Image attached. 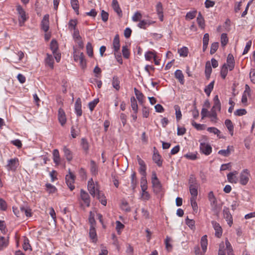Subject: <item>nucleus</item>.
Returning <instances> with one entry per match:
<instances>
[{
	"instance_id": "1",
	"label": "nucleus",
	"mask_w": 255,
	"mask_h": 255,
	"mask_svg": "<svg viewBox=\"0 0 255 255\" xmlns=\"http://www.w3.org/2000/svg\"><path fill=\"white\" fill-rule=\"evenodd\" d=\"M151 182L154 192L156 194L159 193L161 191L162 186L155 172L152 173Z\"/></svg>"
},
{
	"instance_id": "29",
	"label": "nucleus",
	"mask_w": 255,
	"mask_h": 255,
	"mask_svg": "<svg viewBox=\"0 0 255 255\" xmlns=\"http://www.w3.org/2000/svg\"><path fill=\"white\" fill-rule=\"evenodd\" d=\"M208 245L207 236H203L201 239V246L202 250L205 253L207 250V247Z\"/></svg>"
},
{
	"instance_id": "39",
	"label": "nucleus",
	"mask_w": 255,
	"mask_h": 255,
	"mask_svg": "<svg viewBox=\"0 0 255 255\" xmlns=\"http://www.w3.org/2000/svg\"><path fill=\"white\" fill-rule=\"evenodd\" d=\"M63 151L67 160L69 161H71L73 158L71 150L66 147H64L63 148Z\"/></svg>"
},
{
	"instance_id": "40",
	"label": "nucleus",
	"mask_w": 255,
	"mask_h": 255,
	"mask_svg": "<svg viewBox=\"0 0 255 255\" xmlns=\"http://www.w3.org/2000/svg\"><path fill=\"white\" fill-rule=\"evenodd\" d=\"M8 244V240L3 237H0V250L6 248Z\"/></svg>"
},
{
	"instance_id": "4",
	"label": "nucleus",
	"mask_w": 255,
	"mask_h": 255,
	"mask_svg": "<svg viewBox=\"0 0 255 255\" xmlns=\"http://www.w3.org/2000/svg\"><path fill=\"white\" fill-rule=\"evenodd\" d=\"M136 158H137V160L138 161V163L140 166L139 168V173L142 175V176H146V164H145L144 161L140 158L139 155H137Z\"/></svg>"
},
{
	"instance_id": "48",
	"label": "nucleus",
	"mask_w": 255,
	"mask_h": 255,
	"mask_svg": "<svg viewBox=\"0 0 255 255\" xmlns=\"http://www.w3.org/2000/svg\"><path fill=\"white\" fill-rule=\"evenodd\" d=\"M131 187H132V190H134V189L135 188L136 185L137 184V179H136V173L135 172H133L132 173V174L131 175Z\"/></svg>"
},
{
	"instance_id": "58",
	"label": "nucleus",
	"mask_w": 255,
	"mask_h": 255,
	"mask_svg": "<svg viewBox=\"0 0 255 255\" xmlns=\"http://www.w3.org/2000/svg\"><path fill=\"white\" fill-rule=\"evenodd\" d=\"M171 241V239L167 236L165 240V244L166 246V248L168 251L171 250L172 249V245L169 243V242Z\"/></svg>"
},
{
	"instance_id": "8",
	"label": "nucleus",
	"mask_w": 255,
	"mask_h": 255,
	"mask_svg": "<svg viewBox=\"0 0 255 255\" xmlns=\"http://www.w3.org/2000/svg\"><path fill=\"white\" fill-rule=\"evenodd\" d=\"M208 197L213 210H216L217 207V201L213 191H210L208 193Z\"/></svg>"
},
{
	"instance_id": "56",
	"label": "nucleus",
	"mask_w": 255,
	"mask_h": 255,
	"mask_svg": "<svg viewBox=\"0 0 255 255\" xmlns=\"http://www.w3.org/2000/svg\"><path fill=\"white\" fill-rule=\"evenodd\" d=\"M89 221L91 224V227H94V225L96 224V221L94 218V214L92 211L90 212Z\"/></svg>"
},
{
	"instance_id": "30",
	"label": "nucleus",
	"mask_w": 255,
	"mask_h": 255,
	"mask_svg": "<svg viewBox=\"0 0 255 255\" xmlns=\"http://www.w3.org/2000/svg\"><path fill=\"white\" fill-rule=\"evenodd\" d=\"M225 124L229 130L231 135H233L234 126L232 121L229 119H227L225 122Z\"/></svg>"
},
{
	"instance_id": "57",
	"label": "nucleus",
	"mask_w": 255,
	"mask_h": 255,
	"mask_svg": "<svg viewBox=\"0 0 255 255\" xmlns=\"http://www.w3.org/2000/svg\"><path fill=\"white\" fill-rule=\"evenodd\" d=\"M229 146L228 147L227 149L220 150L218 151V154H221L225 157H227L230 154V150L229 149Z\"/></svg>"
},
{
	"instance_id": "19",
	"label": "nucleus",
	"mask_w": 255,
	"mask_h": 255,
	"mask_svg": "<svg viewBox=\"0 0 255 255\" xmlns=\"http://www.w3.org/2000/svg\"><path fill=\"white\" fill-rule=\"evenodd\" d=\"M16 10L19 15L20 18L22 19V22L24 23L27 19L25 11L20 5L16 6Z\"/></svg>"
},
{
	"instance_id": "22",
	"label": "nucleus",
	"mask_w": 255,
	"mask_h": 255,
	"mask_svg": "<svg viewBox=\"0 0 255 255\" xmlns=\"http://www.w3.org/2000/svg\"><path fill=\"white\" fill-rule=\"evenodd\" d=\"M198 185H189V191L192 196L191 198H197L198 195Z\"/></svg>"
},
{
	"instance_id": "60",
	"label": "nucleus",
	"mask_w": 255,
	"mask_h": 255,
	"mask_svg": "<svg viewBox=\"0 0 255 255\" xmlns=\"http://www.w3.org/2000/svg\"><path fill=\"white\" fill-rule=\"evenodd\" d=\"M98 102L99 99H96L89 103V108L91 111H92L94 110V109L96 107V105L98 103Z\"/></svg>"
},
{
	"instance_id": "42",
	"label": "nucleus",
	"mask_w": 255,
	"mask_h": 255,
	"mask_svg": "<svg viewBox=\"0 0 255 255\" xmlns=\"http://www.w3.org/2000/svg\"><path fill=\"white\" fill-rule=\"evenodd\" d=\"M45 186L46 188V191L48 192L49 194L54 193L57 190L56 188L54 186L52 185L50 183H46Z\"/></svg>"
},
{
	"instance_id": "16",
	"label": "nucleus",
	"mask_w": 255,
	"mask_h": 255,
	"mask_svg": "<svg viewBox=\"0 0 255 255\" xmlns=\"http://www.w3.org/2000/svg\"><path fill=\"white\" fill-rule=\"evenodd\" d=\"M112 6L114 10L120 17L122 16V11L119 6L118 1L117 0H113Z\"/></svg>"
},
{
	"instance_id": "6",
	"label": "nucleus",
	"mask_w": 255,
	"mask_h": 255,
	"mask_svg": "<svg viewBox=\"0 0 255 255\" xmlns=\"http://www.w3.org/2000/svg\"><path fill=\"white\" fill-rule=\"evenodd\" d=\"M223 212L224 218L226 219L230 227H231L233 224V218L230 213L229 209L228 208L225 207Z\"/></svg>"
},
{
	"instance_id": "18",
	"label": "nucleus",
	"mask_w": 255,
	"mask_h": 255,
	"mask_svg": "<svg viewBox=\"0 0 255 255\" xmlns=\"http://www.w3.org/2000/svg\"><path fill=\"white\" fill-rule=\"evenodd\" d=\"M227 67L228 66L229 70L232 71L235 67L234 58L232 54H229L227 59Z\"/></svg>"
},
{
	"instance_id": "51",
	"label": "nucleus",
	"mask_w": 255,
	"mask_h": 255,
	"mask_svg": "<svg viewBox=\"0 0 255 255\" xmlns=\"http://www.w3.org/2000/svg\"><path fill=\"white\" fill-rule=\"evenodd\" d=\"M81 145L82 146V148L86 152H87L89 150V143L87 141V140L85 138H83L81 139Z\"/></svg>"
},
{
	"instance_id": "50",
	"label": "nucleus",
	"mask_w": 255,
	"mask_h": 255,
	"mask_svg": "<svg viewBox=\"0 0 255 255\" xmlns=\"http://www.w3.org/2000/svg\"><path fill=\"white\" fill-rule=\"evenodd\" d=\"M178 53L180 56L187 57L188 53V49L186 47H183L182 48L178 49Z\"/></svg>"
},
{
	"instance_id": "49",
	"label": "nucleus",
	"mask_w": 255,
	"mask_h": 255,
	"mask_svg": "<svg viewBox=\"0 0 255 255\" xmlns=\"http://www.w3.org/2000/svg\"><path fill=\"white\" fill-rule=\"evenodd\" d=\"M122 53L125 58L128 59L129 58L130 53L128 48L127 45H125L122 47Z\"/></svg>"
},
{
	"instance_id": "32",
	"label": "nucleus",
	"mask_w": 255,
	"mask_h": 255,
	"mask_svg": "<svg viewBox=\"0 0 255 255\" xmlns=\"http://www.w3.org/2000/svg\"><path fill=\"white\" fill-rule=\"evenodd\" d=\"M73 57L75 61H79L82 57L84 56V54L82 52H77L76 49L73 47Z\"/></svg>"
},
{
	"instance_id": "28",
	"label": "nucleus",
	"mask_w": 255,
	"mask_h": 255,
	"mask_svg": "<svg viewBox=\"0 0 255 255\" xmlns=\"http://www.w3.org/2000/svg\"><path fill=\"white\" fill-rule=\"evenodd\" d=\"M214 106L212 109L217 110L219 111L221 110V103L219 99L218 96L216 95L214 98Z\"/></svg>"
},
{
	"instance_id": "11",
	"label": "nucleus",
	"mask_w": 255,
	"mask_h": 255,
	"mask_svg": "<svg viewBox=\"0 0 255 255\" xmlns=\"http://www.w3.org/2000/svg\"><path fill=\"white\" fill-rule=\"evenodd\" d=\"M58 120L62 126H63L67 121L65 112L62 108L58 110Z\"/></svg>"
},
{
	"instance_id": "38",
	"label": "nucleus",
	"mask_w": 255,
	"mask_h": 255,
	"mask_svg": "<svg viewBox=\"0 0 255 255\" xmlns=\"http://www.w3.org/2000/svg\"><path fill=\"white\" fill-rule=\"evenodd\" d=\"M91 172L93 175H96L98 173V167L96 164V162L94 160H91Z\"/></svg>"
},
{
	"instance_id": "34",
	"label": "nucleus",
	"mask_w": 255,
	"mask_h": 255,
	"mask_svg": "<svg viewBox=\"0 0 255 255\" xmlns=\"http://www.w3.org/2000/svg\"><path fill=\"white\" fill-rule=\"evenodd\" d=\"M131 107L132 110L134 111L135 114H136L138 112V106L137 102L135 98L134 97H131L130 98Z\"/></svg>"
},
{
	"instance_id": "24",
	"label": "nucleus",
	"mask_w": 255,
	"mask_h": 255,
	"mask_svg": "<svg viewBox=\"0 0 255 255\" xmlns=\"http://www.w3.org/2000/svg\"><path fill=\"white\" fill-rule=\"evenodd\" d=\"M212 67L211 66V64H210V61H208L206 62V63L205 70V76H206L207 79L208 80L209 79L211 74L212 73Z\"/></svg>"
},
{
	"instance_id": "31",
	"label": "nucleus",
	"mask_w": 255,
	"mask_h": 255,
	"mask_svg": "<svg viewBox=\"0 0 255 255\" xmlns=\"http://www.w3.org/2000/svg\"><path fill=\"white\" fill-rule=\"evenodd\" d=\"M120 83L119 78L117 76H114L113 78L112 85L117 91H119L120 89Z\"/></svg>"
},
{
	"instance_id": "10",
	"label": "nucleus",
	"mask_w": 255,
	"mask_h": 255,
	"mask_svg": "<svg viewBox=\"0 0 255 255\" xmlns=\"http://www.w3.org/2000/svg\"><path fill=\"white\" fill-rule=\"evenodd\" d=\"M212 224L215 230V236L217 238H220L222 235V229L220 224L214 221H212Z\"/></svg>"
},
{
	"instance_id": "46",
	"label": "nucleus",
	"mask_w": 255,
	"mask_h": 255,
	"mask_svg": "<svg viewBox=\"0 0 255 255\" xmlns=\"http://www.w3.org/2000/svg\"><path fill=\"white\" fill-rule=\"evenodd\" d=\"M221 76L223 79H225L228 74V67L226 64H224L221 69Z\"/></svg>"
},
{
	"instance_id": "36",
	"label": "nucleus",
	"mask_w": 255,
	"mask_h": 255,
	"mask_svg": "<svg viewBox=\"0 0 255 255\" xmlns=\"http://www.w3.org/2000/svg\"><path fill=\"white\" fill-rule=\"evenodd\" d=\"M71 4L72 8L76 12L77 14H79V1L78 0H71Z\"/></svg>"
},
{
	"instance_id": "41",
	"label": "nucleus",
	"mask_w": 255,
	"mask_h": 255,
	"mask_svg": "<svg viewBox=\"0 0 255 255\" xmlns=\"http://www.w3.org/2000/svg\"><path fill=\"white\" fill-rule=\"evenodd\" d=\"M140 186L142 192H144L147 189L146 176H142L140 180Z\"/></svg>"
},
{
	"instance_id": "2",
	"label": "nucleus",
	"mask_w": 255,
	"mask_h": 255,
	"mask_svg": "<svg viewBox=\"0 0 255 255\" xmlns=\"http://www.w3.org/2000/svg\"><path fill=\"white\" fill-rule=\"evenodd\" d=\"M19 165V161L17 158H12L7 161L6 167L8 171H15Z\"/></svg>"
},
{
	"instance_id": "5",
	"label": "nucleus",
	"mask_w": 255,
	"mask_h": 255,
	"mask_svg": "<svg viewBox=\"0 0 255 255\" xmlns=\"http://www.w3.org/2000/svg\"><path fill=\"white\" fill-rule=\"evenodd\" d=\"M200 149L202 153L206 155H208L212 152V148L210 144L201 142Z\"/></svg>"
},
{
	"instance_id": "47",
	"label": "nucleus",
	"mask_w": 255,
	"mask_h": 255,
	"mask_svg": "<svg viewBox=\"0 0 255 255\" xmlns=\"http://www.w3.org/2000/svg\"><path fill=\"white\" fill-rule=\"evenodd\" d=\"M87 53L89 57L93 56V49L92 44L90 42H88L86 45Z\"/></svg>"
},
{
	"instance_id": "17",
	"label": "nucleus",
	"mask_w": 255,
	"mask_h": 255,
	"mask_svg": "<svg viewBox=\"0 0 255 255\" xmlns=\"http://www.w3.org/2000/svg\"><path fill=\"white\" fill-rule=\"evenodd\" d=\"M88 189L91 195L95 197L96 191H97L98 190L95 189V185L92 179H91V180L88 181Z\"/></svg>"
},
{
	"instance_id": "3",
	"label": "nucleus",
	"mask_w": 255,
	"mask_h": 255,
	"mask_svg": "<svg viewBox=\"0 0 255 255\" xmlns=\"http://www.w3.org/2000/svg\"><path fill=\"white\" fill-rule=\"evenodd\" d=\"M69 175L66 176L65 180L67 186L70 190L72 191L75 188L73 184L75 181V176L71 172L70 169H69Z\"/></svg>"
},
{
	"instance_id": "43",
	"label": "nucleus",
	"mask_w": 255,
	"mask_h": 255,
	"mask_svg": "<svg viewBox=\"0 0 255 255\" xmlns=\"http://www.w3.org/2000/svg\"><path fill=\"white\" fill-rule=\"evenodd\" d=\"M186 224L192 230H194L195 229V222L194 220L192 219H189L188 217L185 219Z\"/></svg>"
},
{
	"instance_id": "20",
	"label": "nucleus",
	"mask_w": 255,
	"mask_h": 255,
	"mask_svg": "<svg viewBox=\"0 0 255 255\" xmlns=\"http://www.w3.org/2000/svg\"><path fill=\"white\" fill-rule=\"evenodd\" d=\"M113 48L115 52H118L120 48V38L118 34L116 35L113 40Z\"/></svg>"
},
{
	"instance_id": "12",
	"label": "nucleus",
	"mask_w": 255,
	"mask_h": 255,
	"mask_svg": "<svg viewBox=\"0 0 255 255\" xmlns=\"http://www.w3.org/2000/svg\"><path fill=\"white\" fill-rule=\"evenodd\" d=\"M80 196L82 200L86 204V206L89 207L90 204V199L88 193L85 191L83 189H81Z\"/></svg>"
},
{
	"instance_id": "59",
	"label": "nucleus",
	"mask_w": 255,
	"mask_h": 255,
	"mask_svg": "<svg viewBox=\"0 0 255 255\" xmlns=\"http://www.w3.org/2000/svg\"><path fill=\"white\" fill-rule=\"evenodd\" d=\"M196 198H191L190 201L193 211H197L198 210L197 203L196 201Z\"/></svg>"
},
{
	"instance_id": "37",
	"label": "nucleus",
	"mask_w": 255,
	"mask_h": 255,
	"mask_svg": "<svg viewBox=\"0 0 255 255\" xmlns=\"http://www.w3.org/2000/svg\"><path fill=\"white\" fill-rule=\"evenodd\" d=\"M50 49L53 53H56L58 49V45L57 41L55 39H52L50 42Z\"/></svg>"
},
{
	"instance_id": "26",
	"label": "nucleus",
	"mask_w": 255,
	"mask_h": 255,
	"mask_svg": "<svg viewBox=\"0 0 255 255\" xmlns=\"http://www.w3.org/2000/svg\"><path fill=\"white\" fill-rule=\"evenodd\" d=\"M134 92L139 103L142 104L143 103V99L144 97L143 94L139 90H138L136 88H134Z\"/></svg>"
},
{
	"instance_id": "13",
	"label": "nucleus",
	"mask_w": 255,
	"mask_h": 255,
	"mask_svg": "<svg viewBox=\"0 0 255 255\" xmlns=\"http://www.w3.org/2000/svg\"><path fill=\"white\" fill-rule=\"evenodd\" d=\"M81 101L80 98H78L75 103V110L78 117H80L82 115V111L81 109Z\"/></svg>"
},
{
	"instance_id": "27",
	"label": "nucleus",
	"mask_w": 255,
	"mask_h": 255,
	"mask_svg": "<svg viewBox=\"0 0 255 255\" xmlns=\"http://www.w3.org/2000/svg\"><path fill=\"white\" fill-rule=\"evenodd\" d=\"M53 161L56 165H59L60 162V158L59 151L57 149H55L53 151Z\"/></svg>"
},
{
	"instance_id": "33",
	"label": "nucleus",
	"mask_w": 255,
	"mask_h": 255,
	"mask_svg": "<svg viewBox=\"0 0 255 255\" xmlns=\"http://www.w3.org/2000/svg\"><path fill=\"white\" fill-rule=\"evenodd\" d=\"M45 62L51 69L54 67V59L52 55L47 54V57L45 59Z\"/></svg>"
},
{
	"instance_id": "23",
	"label": "nucleus",
	"mask_w": 255,
	"mask_h": 255,
	"mask_svg": "<svg viewBox=\"0 0 255 255\" xmlns=\"http://www.w3.org/2000/svg\"><path fill=\"white\" fill-rule=\"evenodd\" d=\"M89 236L93 243H96L97 241V236L96 229L94 227H91L89 231Z\"/></svg>"
},
{
	"instance_id": "64",
	"label": "nucleus",
	"mask_w": 255,
	"mask_h": 255,
	"mask_svg": "<svg viewBox=\"0 0 255 255\" xmlns=\"http://www.w3.org/2000/svg\"><path fill=\"white\" fill-rule=\"evenodd\" d=\"M250 77L251 78V81L255 84V69H253L251 70L250 73Z\"/></svg>"
},
{
	"instance_id": "54",
	"label": "nucleus",
	"mask_w": 255,
	"mask_h": 255,
	"mask_svg": "<svg viewBox=\"0 0 255 255\" xmlns=\"http://www.w3.org/2000/svg\"><path fill=\"white\" fill-rule=\"evenodd\" d=\"M77 23V20L76 19H71L68 23L69 29L70 30L76 29Z\"/></svg>"
},
{
	"instance_id": "25",
	"label": "nucleus",
	"mask_w": 255,
	"mask_h": 255,
	"mask_svg": "<svg viewBox=\"0 0 255 255\" xmlns=\"http://www.w3.org/2000/svg\"><path fill=\"white\" fill-rule=\"evenodd\" d=\"M97 198L99 199L101 204L104 206H106L107 204V200L103 193L100 192L99 190H97Z\"/></svg>"
},
{
	"instance_id": "62",
	"label": "nucleus",
	"mask_w": 255,
	"mask_h": 255,
	"mask_svg": "<svg viewBox=\"0 0 255 255\" xmlns=\"http://www.w3.org/2000/svg\"><path fill=\"white\" fill-rule=\"evenodd\" d=\"M101 17L104 22L107 21L109 18V13L105 10H102L101 11Z\"/></svg>"
},
{
	"instance_id": "35",
	"label": "nucleus",
	"mask_w": 255,
	"mask_h": 255,
	"mask_svg": "<svg viewBox=\"0 0 255 255\" xmlns=\"http://www.w3.org/2000/svg\"><path fill=\"white\" fill-rule=\"evenodd\" d=\"M214 81L211 82L208 86H206L204 89V92L209 97L214 88Z\"/></svg>"
},
{
	"instance_id": "55",
	"label": "nucleus",
	"mask_w": 255,
	"mask_h": 255,
	"mask_svg": "<svg viewBox=\"0 0 255 255\" xmlns=\"http://www.w3.org/2000/svg\"><path fill=\"white\" fill-rule=\"evenodd\" d=\"M218 47H219V43L218 42L213 43L211 46L210 54H214L217 50Z\"/></svg>"
},
{
	"instance_id": "53",
	"label": "nucleus",
	"mask_w": 255,
	"mask_h": 255,
	"mask_svg": "<svg viewBox=\"0 0 255 255\" xmlns=\"http://www.w3.org/2000/svg\"><path fill=\"white\" fill-rule=\"evenodd\" d=\"M156 11L158 15H161L163 17V7L161 2H158L156 6Z\"/></svg>"
},
{
	"instance_id": "61",
	"label": "nucleus",
	"mask_w": 255,
	"mask_h": 255,
	"mask_svg": "<svg viewBox=\"0 0 255 255\" xmlns=\"http://www.w3.org/2000/svg\"><path fill=\"white\" fill-rule=\"evenodd\" d=\"M246 113H247V111L244 109H238L234 112L235 115L238 116H242L245 115L246 114Z\"/></svg>"
},
{
	"instance_id": "21",
	"label": "nucleus",
	"mask_w": 255,
	"mask_h": 255,
	"mask_svg": "<svg viewBox=\"0 0 255 255\" xmlns=\"http://www.w3.org/2000/svg\"><path fill=\"white\" fill-rule=\"evenodd\" d=\"M176 79H178L180 83L182 85L184 83V77L182 72L180 70H177L174 73Z\"/></svg>"
},
{
	"instance_id": "63",
	"label": "nucleus",
	"mask_w": 255,
	"mask_h": 255,
	"mask_svg": "<svg viewBox=\"0 0 255 255\" xmlns=\"http://www.w3.org/2000/svg\"><path fill=\"white\" fill-rule=\"evenodd\" d=\"M141 13L137 11L133 15V16L132 17V19L133 21L136 22V21H139L140 20V19L141 18Z\"/></svg>"
},
{
	"instance_id": "7",
	"label": "nucleus",
	"mask_w": 255,
	"mask_h": 255,
	"mask_svg": "<svg viewBox=\"0 0 255 255\" xmlns=\"http://www.w3.org/2000/svg\"><path fill=\"white\" fill-rule=\"evenodd\" d=\"M249 174L248 169H244L241 173L240 182L242 185H245L248 182Z\"/></svg>"
},
{
	"instance_id": "14",
	"label": "nucleus",
	"mask_w": 255,
	"mask_h": 255,
	"mask_svg": "<svg viewBox=\"0 0 255 255\" xmlns=\"http://www.w3.org/2000/svg\"><path fill=\"white\" fill-rule=\"evenodd\" d=\"M42 29L45 31L47 32L49 29V15H45L41 21Z\"/></svg>"
},
{
	"instance_id": "52",
	"label": "nucleus",
	"mask_w": 255,
	"mask_h": 255,
	"mask_svg": "<svg viewBox=\"0 0 255 255\" xmlns=\"http://www.w3.org/2000/svg\"><path fill=\"white\" fill-rule=\"evenodd\" d=\"M221 42L222 46H225L228 42V38L226 33H222L221 36Z\"/></svg>"
},
{
	"instance_id": "45",
	"label": "nucleus",
	"mask_w": 255,
	"mask_h": 255,
	"mask_svg": "<svg viewBox=\"0 0 255 255\" xmlns=\"http://www.w3.org/2000/svg\"><path fill=\"white\" fill-rule=\"evenodd\" d=\"M208 117L212 118V122H216V120H217V115L216 110L211 109L210 113L208 114Z\"/></svg>"
},
{
	"instance_id": "9",
	"label": "nucleus",
	"mask_w": 255,
	"mask_h": 255,
	"mask_svg": "<svg viewBox=\"0 0 255 255\" xmlns=\"http://www.w3.org/2000/svg\"><path fill=\"white\" fill-rule=\"evenodd\" d=\"M154 153L152 156V159L156 164L160 167L162 166V161L161 160V156L159 155L156 148L154 147Z\"/></svg>"
},
{
	"instance_id": "44",
	"label": "nucleus",
	"mask_w": 255,
	"mask_h": 255,
	"mask_svg": "<svg viewBox=\"0 0 255 255\" xmlns=\"http://www.w3.org/2000/svg\"><path fill=\"white\" fill-rule=\"evenodd\" d=\"M175 111L176 118L177 121H179L182 117L180 108L178 105H175L174 107Z\"/></svg>"
},
{
	"instance_id": "15",
	"label": "nucleus",
	"mask_w": 255,
	"mask_h": 255,
	"mask_svg": "<svg viewBox=\"0 0 255 255\" xmlns=\"http://www.w3.org/2000/svg\"><path fill=\"white\" fill-rule=\"evenodd\" d=\"M238 174V172L235 171L232 172H230L227 174V179L229 182L237 183L238 181V179L236 176Z\"/></svg>"
}]
</instances>
